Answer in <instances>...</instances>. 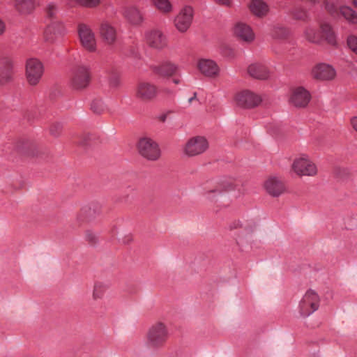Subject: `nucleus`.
Returning a JSON list of instances; mask_svg holds the SVG:
<instances>
[{
    "label": "nucleus",
    "instance_id": "1",
    "mask_svg": "<svg viewBox=\"0 0 357 357\" xmlns=\"http://www.w3.org/2000/svg\"><path fill=\"white\" fill-rule=\"evenodd\" d=\"M91 72L89 65L83 63L75 64L70 73V86L75 90L86 89L90 84Z\"/></svg>",
    "mask_w": 357,
    "mask_h": 357
},
{
    "label": "nucleus",
    "instance_id": "2",
    "mask_svg": "<svg viewBox=\"0 0 357 357\" xmlns=\"http://www.w3.org/2000/svg\"><path fill=\"white\" fill-rule=\"evenodd\" d=\"M168 336L166 326L161 322H157L152 325L147 332V345L153 349H160L165 345Z\"/></svg>",
    "mask_w": 357,
    "mask_h": 357
},
{
    "label": "nucleus",
    "instance_id": "3",
    "mask_svg": "<svg viewBox=\"0 0 357 357\" xmlns=\"http://www.w3.org/2000/svg\"><path fill=\"white\" fill-rule=\"evenodd\" d=\"M159 94L158 87L149 81H139L135 87V96L137 99L143 102L153 101Z\"/></svg>",
    "mask_w": 357,
    "mask_h": 357
},
{
    "label": "nucleus",
    "instance_id": "4",
    "mask_svg": "<svg viewBox=\"0 0 357 357\" xmlns=\"http://www.w3.org/2000/svg\"><path fill=\"white\" fill-rule=\"evenodd\" d=\"M320 298L312 289L307 290L299 304V312L302 317H307L317 311L319 307Z\"/></svg>",
    "mask_w": 357,
    "mask_h": 357
},
{
    "label": "nucleus",
    "instance_id": "5",
    "mask_svg": "<svg viewBox=\"0 0 357 357\" xmlns=\"http://www.w3.org/2000/svg\"><path fill=\"white\" fill-rule=\"evenodd\" d=\"M291 167L294 172L300 176H314L318 172L316 165L305 155L296 158Z\"/></svg>",
    "mask_w": 357,
    "mask_h": 357
},
{
    "label": "nucleus",
    "instance_id": "6",
    "mask_svg": "<svg viewBox=\"0 0 357 357\" xmlns=\"http://www.w3.org/2000/svg\"><path fill=\"white\" fill-rule=\"evenodd\" d=\"M139 153L149 160H157L160 156L158 144L150 138H142L138 142Z\"/></svg>",
    "mask_w": 357,
    "mask_h": 357
},
{
    "label": "nucleus",
    "instance_id": "7",
    "mask_svg": "<svg viewBox=\"0 0 357 357\" xmlns=\"http://www.w3.org/2000/svg\"><path fill=\"white\" fill-rule=\"evenodd\" d=\"M43 73V65L39 60L31 59L26 61V76L29 84L36 85L40 82Z\"/></svg>",
    "mask_w": 357,
    "mask_h": 357
},
{
    "label": "nucleus",
    "instance_id": "8",
    "mask_svg": "<svg viewBox=\"0 0 357 357\" xmlns=\"http://www.w3.org/2000/svg\"><path fill=\"white\" fill-rule=\"evenodd\" d=\"M208 144L207 140L200 136L190 138L185 144L183 152L189 156L192 157L203 153L207 150Z\"/></svg>",
    "mask_w": 357,
    "mask_h": 357
},
{
    "label": "nucleus",
    "instance_id": "9",
    "mask_svg": "<svg viewBox=\"0 0 357 357\" xmlns=\"http://www.w3.org/2000/svg\"><path fill=\"white\" fill-rule=\"evenodd\" d=\"M144 39L146 45L155 50H162L167 46V37L158 29H153L145 33Z\"/></svg>",
    "mask_w": 357,
    "mask_h": 357
},
{
    "label": "nucleus",
    "instance_id": "10",
    "mask_svg": "<svg viewBox=\"0 0 357 357\" xmlns=\"http://www.w3.org/2000/svg\"><path fill=\"white\" fill-rule=\"evenodd\" d=\"M238 106L250 109L258 106L261 102V98L250 91H243L236 94L235 98Z\"/></svg>",
    "mask_w": 357,
    "mask_h": 357
},
{
    "label": "nucleus",
    "instance_id": "11",
    "mask_svg": "<svg viewBox=\"0 0 357 357\" xmlns=\"http://www.w3.org/2000/svg\"><path fill=\"white\" fill-rule=\"evenodd\" d=\"M78 33L82 45L89 52H95L96 41L91 29L87 25L80 24L78 26Z\"/></svg>",
    "mask_w": 357,
    "mask_h": 357
},
{
    "label": "nucleus",
    "instance_id": "12",
    "mask_svg": "<svg viewBox=\"0 0 357 357\" xmlns=\"http://www.w3.org/2000/svg\"><path fill=\"white\" fill-rule=\"evenodd\" d=\"M193 10L190 6H185L175 17L174 24L180 32H185L191 25Z\"/></svg>",
    "mask_w": 357,
    "mask_h": 357
},
{
    "label": "nucleus",
    "instance_id": "13",
    "mask_svg": "<svg viewBox=\"0 0 357 357\" xmlns=\"http://www.w3.org/2000/svg\"><path fill=\"white\" fill-rule=\"evenodd\" d=\"M311 98L310 93L305 88L299 86L294 89L289 102L296 107H305Z\"/></svg>",
    "mask_w": 357,
    "mask_h": 357
},
{
    "label": "nucleus",
    "instance_id": "14",
    "mask_svg": "<svg viewBox=\"0 0 357 357\" xmlns=\"http://www.w3.org/2000/svg\"><path fill=\"white\" fill-rule=\"evenodd\" d=\"M312 74L317 79L331 80L335 77L336 71L332 66L321 63L313 68Z\"/></svg>",
    "mask_w": 357,
    "mask_h": 357
},
{
    "label": "nucleus",
    "instance_id": "15",
    "mask_svg": "<svg viewBox=\"0 0 357 357\" xmlns=\"http://www.w3.org/2000/svg\"><path fill=\"white\" fill-rule=\"evenodd\" d=\"M264 188L267 193L273 197L280 196L286 190L282 181L275 176L268 178L264 183Z\"/></svg>",
    "mask_w": 357,
    "mask_h": 357
},
{
    "label": "nucleus",
    "instance_id": "16",
    "mask_svg": "<svg viewBox=\"0 0 357 357\" xmlns=\"http://www.w3.org/2000/svg\"><path fill=\"white\" fill-rule=\"evenodd\" d=\"M197 67L202 74L209 77L217 76L220 71L218 64L211 59H199Z\"/></svg>",
    "mask_w": 357,
    "mask_h": 357
},
{
    "label": "nucleus",
    "instance_id": "17",
    "mask_svg": "<svg viewBox=\"0 0 357 357\" xmlns=\"http://www.w3.org/2000/svg\"><path fill=\"white\" fill-rule=\"evenodd\" d=\"M101 214V207L98 204L85 206L79 212L77 219L79 221H91Z\"/></svg>",
    "mask_w": 357,
    "mask_h": 357
},
{
    "label": "nucleus",
    "instance_id": "18",
    "mask_svg": "<svg viewBox=\"0 0 357 357\" xmlns=\"http://www.w3.org/2000/svg\"><path fill=\"white\" fill-rule=\"evenodd\" d=\"M64 32L63 24L59 21L52 22L45 31V40L53 42L58 36H61Z\"/></svg>",
    "mask_w": 357,
    "mask_h": 357
},
{
    "label": "nucleus",
    "instance_id": "19",
    "mask_svg": "<svg viewBox=\"0 0 357 357\" xmlns=\"http://www.w3.org/2000/svg\"><path fill=\"white\" fill-rule=\"evenodd\" d=\"M234 33L241 40L250 43L255 38V34L251 28L243 23H238L234 27Z\"/></svg>",
    "mask_w": 357,
    "mask_h": 357
},
{
    "label": "nucleus",
    "instance_id": "20",
    "mask_svg": "<svg viewBox=\"0 0 357 357\" xmlns=\"http://www.w3.org/2000/svg\"><path fill=\"white\" fill-rule=\"evenodd\" d=\"M248 74L255 79H266L269 77V71L267 68L259 63H253L248 68Z\"/></svg>",
    "mask_w": 357,
    "mask_h": 357
},
{
    "label": "nucleus",
    "instance_id": "21",
    "mask_svg": "<svg viewBox=\"0 0 357 357\" xmlns=\"http://www.w3.org/2000/svg\"><path fill=\"white\" fill-rule=\"evenodd\" d=\"M100 34L102 39L107 44H112L116 38V32L115 29L107 22H102L100 27Z\"/></svg>",
    "mask_w": 357,
    "mask_h": 357
},
{
    "label": "nucleus",
    "instance_id": "22",
    "mask_svg": "<svg viewBox=\"0 0 357 357\" xmlns=\"http://www.w3.org/2000/svg\"><path fill=\"white\" fill-rule=\"evenodd\" d=\"M13 65L9 59L0 61V83L5 84L12 79Z\"/></svg>",
    "mask_w": 357,
    "mask_h": 357
},
{
    "label": "nucleus",
    "instance_id": "23",
    "mask_svg": "<svg viewBox=\"0 0 357 357\" xmlns=\"http://www.w3.org/2000/svg\"><path fill=\"white\" fill-rule=\"evenodd\" d=\"M153 71L160 76H172L176 70V66L169 62H165L158 66L151 67Z\"/></svg>",
    "mask_w": 357,
    "mask_h": 357
},
{
    "label": "nucleus",
    "instance_id": "24",
    "mask_svg": "<svg viewBox=\"0 0 357 357\" xmlns=\"http://www.w3.org/2000/svg\"><path fill=\"white\" fill-rule=\"evenodd\" d=\"M15 7L22 14H29L36 8V1L15 0Z\"/></svg>",
    "mask_w": 357,
    "mask_h": 357
},
{
    "label": "nucleus",
    "instance_id": "25",
    "mask_svg": "<svg viewBox=\"0 0 357 357\" xmlns=\"http://www.w3.org/2000/svg\"><path fill=\"white\" fill-rule=\"evenodd\" d=\"M124 17L132 24H139L143 17L140 12L135 7H130L125 9Z\"/></svg>",
    "mask_w": 357,
    "mask_h": 357
},
{
    "label": "nucleus",
    "instance_id": "26",
    "mask_svg": "<svg viewBox=\"0 0 357 357\" xmlns=\"http://www.w3.org/2000/svg\"><path fill=\"white\" fill-rule=\"evenodd\" d=\"M322 38H325V40L330 45H335L337 43L336 36L331 26L327 23H323L320 26Z\"/></svg>",
    "mask_w": 357,
    "mask_h": 357
},
{
    "label": "nucleus",
    "instance_id": "27",
    "mask_svg": "<svg viewBox=\"0 0 357 357\" xmlns=\"http://www.w3.org/2000/svg\"><path fill=\"white\" fill-rule=\"evenodd\" d=\"M250 8L254 15L259 17L266 15L268 11L267 5L260 0L252 1L250 3Z\"/></svg>",
    "mask_w": 357,
    "mask_h": 357
},
{
    "label": "nucleus",
    "instance_id": "28",
    "mask_svg": "<svg viewBox=\"0 0 357 357\" xmlns=\"http://www.w3.org/2000/svg\"><path fill=\"white\" fill-rule=\"evenodd\" d=\"M305 38L310 43H319L322 40L321 33L311 26H308L305 29L304 32Z\"/></svg>",
    "mask_w": 357,
    "mask_h": 357
},
{
    "label": "nucleus",
    "instance_id": "29",
    "mask_svg": "<svg viewBox=\"0 0 357 357\" xmlns=\"http://www.w3.org/2000/svg\"><path fill=\"white\" fill-rule=\"evenodd\" d=\"M340 14L351 24H357V13L349 6H342Z\"/></svg>",
    "mask_w": 357,
    "mask_h": 357
},
{
    "label": "nucleus",
    "instance_id": "30",
    "mask_svg": "<svg viewBox=\"0 0 357 357\" xmlns=\"http://www.w3.org/2000/svg\"><path fill=\"white\" fill-rule=\"evenodd\" d=\"M107 73L108 74V82L109 85L112 88H116L120 86L121 80H120V75L118 71L112 68L109 70H107Z\"/></svg>",
    "mask_w": 357,
    "mask_h": 357
},
{
    "label": "nucleus",
    "instance_id": "31",
    "mask_svg": "<svg viewBox=\"0 0 357 357\" xmlns=\"http://www.w3.org/2000/svg\"><path fill=\"white\" fill-rule=\"evenodd\" d=\"M108 286L102 282H96L93 286V298L100 299L103 297Z\"/></svg>",
    "mask_w": 357,
    "mask_h": 357
},
{
    "label": "nucleus",
    "instance_id": "32",
    "mask_svg": "<svg viewBox=\"0 0 357 357\" xmlns=\"http://www.w3.org/2000/svg\"><path fill=\"white\" fill-rule=\"evenodd\" d=\"M235 188V185L234 183V181L231 179H225L222 181L219 184V188L215 190L211 191V193L215 192L217 191H224L227 192L229 190H232Z\"/></svg>",
    "mask_w": 357,
    "mask_h": 357
},
{
    "label": "nucleus",
    "instance_id": "33",
    "mask_svg": "<svg viewBox=\"0 0 357 357\" xmlns=\"http://www.w3.org/2000/svg\"><path fill=\"white\" fill-rule=\"evenodd\" d=\"M154 4L160 10L165 13L172 10V5L168 0H154Z\"/></svg>",
    "mask_w": 357,
    "mask_h": 357
},
{
    "label": "nucleus",
    "instance_id": "34",
    "mask_svg": "<svg viewBox=\"0 0 357 357\" xmlns=\"http://www.w3.org/2000/svg\"><path fill=\"white\" fill-rule=\"evenodd\" d=\"M92 111L96 114H101L105 109L104 102L100 100H95L91 105Z\"/></svg>",
    "mask_w": 357,
    "mask_h": 357
},
{
    "label": "nucleus",
    "instance_id": "35",
    "mask_svg": "<svg viewBox=\"0 0 357 357\" xmlns=\"http://www.w3.org/2000/svg\"><path fill=\"white\" fill-rule=\"evenodd\" d=\"M289 34L288 29L283 27L275 28L273 31V35L278 38H284Z\"/></svg>",
    "mask_w": 357,
    "mask_h": 357
},
{
    "label": "nucleus",
    "instance_id": "36",
    "mask_svg": "<svg viewBox=\"0 0 357 357\" xmlns=\"http://www.w3.org/2000/svg\"><path fill=\"white\" fill-rule=\"evenodd\" d=\"M347 45L357 55V37L355 36H349L347 38Z\"/></svg>",
    "mask_w": 357,
    "mask_h": 357
},
{
    "label": "nucleus",
    "instance_id": "37",
    "mask_svg": "<svg viewBox=\"0 0 357 357\" xmlns=\"http://www.w3.org/2000/svg\"><path fill=\"white\" fill-rule=\"evenodd\" d=\"M86 241L91 245H95L98 241V238L95 233L91 231H86L85 235Z\"/></svg>",
    "mask_w": 357,
    "mask_h": 357
},
{
    "label": "nucleus",
    "instance_id": "38",
    "mask_svg": "<svg viewBox=\"0 0 357 357\" xmlns=\"http://www.w3.org/2000/svg\"><path fill=\"white\" fill-rule=\"evenodd\" d=\"M62 129V125L61 123H56L51 126L50 132L52 136L57 137L61 135Z\"/></svg>",
    "mask_w": 357,
    "mask_h": 357
},
{
    "label": "nucleus",
    "instance_id": "39",
    "mask_svg": "<svg viewBox=\"0 0 357 357\" xmlns=\"http://www.w3.org/2000/svg\"><path fill=\"white\" fill-rule=\"evenodd\" d=\"M57 13V7L56 4L54 3H50L47 6L46 8V13L47 16L50 18H53L55 17Z\"/></svg>",
    "mask_w": 357,
    "mask_h": 357
},
{
    "label": "nucleus",
    "instance_id": "40",
    "mask_svg": "<svg viewBox=\"0 0 357 357\" xmlns=\"http://www.w3.org/2000/svg\"><path fill=\"white\" fill-rule=\"evenodd\" d=\"M78 3L84 7L93 8L100 3V0H77Z\"/></svg>",
    "mask_w": 357,
    "mask_h": 357
},
{
    "label": "nucleus",
    "instance_id": "41",
    "mask_svg": "<svg viewBox=\"0 0 357 357\" xmlns=\"http://www.w3.org/2000/svg\"><path fill=\"white\" fill-rule=\"evenodd\" d=\"M292 14L297 20H305L307 18V13L303 9H296Z\"/></svg>",
    "mask_w": 357,
    "mask_h": 357
},
{
    "label": "nucleus",
    "instance_id": "42",
    "mask_svg": "<svg viewBox=\"0 0 357 357\" xmlns=\"http://www.w3.org/2000/svg\"><path fill=\"white\" fill-rule=\"evenodd\" d=\"M243 224L239 220H234L230 222L228 225V229L230 231H233L235 229H243Z\"/></svg>",
    "mask_w": 357,
    "mask_h": 357
},
{
    "label": "nucleus",
    "instance_id": "43",
    "mask_svg": "<svg viewBox=\"0 0 357 357\" xmlns=\"http://www.w3.org/2000/svg\"><path fill=\"white\" fill-rule=\"evenodd\" d=\"M92 138L93 136L91 134H84L82 137V139L79 142V144L83 146L90 145Z\"/></svg>",
    "mask_w": 357,
    "mask_h": 357
},
{
    "label": "nucleus",
    "instance_id": "44",
    "mask_svg": "<svg viewBox=\"0 0 357 357\" xmlns=\"http://www.w3.org/2000/svg\"><path fill=\"white\" fill-rule=\"evenodd\" d=\"M214 1L220 5L229 6L231 4V0H214Z\"/></svg>",
    "mask_w": 357,
    "mask_h": 357
},
{
    "label": "nucleus",
    "instance_id": "45",
    "mask_svg": "<svg viewBox=\"0 0 357 357\" xmlns=\"http://www.w3.org/2000/svg\"><path fill=\"white\" fill-rule=\"evenodd\" d=\"M353 128L357 132V116H354L351 120Z\"/></svg>",
    "mask_w": 357,
    "mask_h": 357
},
{
    "label": "nucleus",
    "instance_id": "46",
    "mask_svg": "<svg viewBox=\"0 0 357 357\" xmlns=\"http://www.w3.org/2000/svg\"><path fill=\"white\" fill-rule=\"evenodd\" d=\"M5 31L4 22L0 19V35H1Z\"/></svg>",
    "mask_w": 357,
    "mask_h": 357
},
{
    "label": "nucleus",
    "instance_id": "47",
    "mask_svg": "<svg viewBox=\"0 0 357 357\" xmlns=\"http://www.w3.org/2000/svg\"><path fill=\"white\" fill-rule=\"evenodd\" d=\"M167 115L166 114H163L160 115V116L158 117V119H159V120H160L161 122L164 123V122H165V121H166V119H167Z\"/></svg>",
    "mask_w": 357,
    "mask_h": 357
},
{
    "label": "nucleus",
    "instance_id": "48",
    "mask_svg": "<svg viewBox=\"0 0 357 357\" xmlns=\"http://www.w3.org/2000/svg\"><path fill=\"white\" fill-rule=\"evenodd\" d=\"M193 100H197V101H198V100L197 99V93H196V92H195V93H193V96H192V97H191V98H190L188 99V102L190 104V103H192V102Z\"/></svg>",
    "mask_w": 357,
    "mask_h": 357
},
{
    "label": "nucleus",
    "instance_id": "49",
    "mask_svg": "<svg viewBox=\"0 0 357 357\" xmlns=\"http://www.w3.org/2000/svg\"><path fill=\"white\" fill-rule=\"evenodd\" d=\"M174 82L175 84H178V83H179V81H178V79H174Z\"/></svg>",
    "mask_w": 357,
    "mask_h": 357
},
{
    "label": "nucleus",
    "instance_id": "50",
    "mask_svg": "<svg viewBox=\"0 0 357 357\" xmlns=\"http://www.w3.org/2000/svg\"><path fill=\"white\" fill-rule=\"evenodd\" d=\"M354 3L357 7V0H354Z\"/></svg>",
    "mask_w": 357,
    "mask_h": 357
},
{
    "label": "nucleus",
    "instance_id": "51",
    "mask_svg": "<svg viewBox=\"0 0 357 357\" xmlns=\"http://www.w3.org/2000/svg\"><path fill=\"white\" fill-rule=\"evenodd\" d=\"M312 2H314L316 0H310Z\"/></svg>",
    "mask_w": 357,
    "mask_h": 357
}]
</instances>
